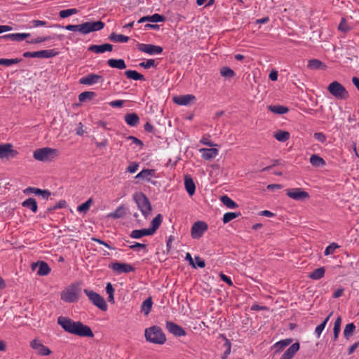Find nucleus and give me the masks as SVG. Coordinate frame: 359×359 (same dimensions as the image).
I'll list each match as a JSON object with an SVG mask.
<instances>
[{
	"mask_svg": "<svg viewBox=\"0 0 359 359\" xmlns=\"http://www.w3.org/2000/svg\"><path fill=\"white\" fill-rule=\"evenodd\" d=\"M339 248V245H338L336 243H332L330 245H329L325 250V255L327 256L330 255H332L334 252L335 250Z\"/></svg>",
	"mask_w": 359,
	"mask_h": 359,
	"instance_id": "51",
	"label": "nucleus"
},
{
	"mask_svg": "<svg viewBox=\"0 0 359 359\" xmlns=\"http://www.w3.org/2000/svg\"><path fill=\"white\" fill-rule=\"evenodd\" d=\"M327 90H345V88L338 81L332 82Z\"/></svg>",
	"mask_w": 359,
	"mask_h": 359,
	"instance_id": "55",
	"label": "nucleus"
},
{
	"mask_svg": "<svg viewBox=\"0 0 359 359\" xmlns=\"http://www.w3.org/2000/svg\"><path fill=\"white\" fill-rule=\"evenodd\" d=\"M125 121L130 126H136L139 123L140 118L135 113L127 114L125 116Z\"/></svg>",
	"mask_w": 359,
	"mask_h": 359,
	"instance_id": "30",
	"label": "nucleus"
},
{
	"mask_svg": "<svg viewBox=\"0 0 359 359\" xmlns=\"http://www.w3.org/2000/svg\"><path fill=\"white\" fill-rule=\"evenodd\" d=\"M88 50L95 53H103L106 51H111L113 46L110 43H104L102 45H90Z\"/></svg>",
	"mask_w": 359,
	"mask_h": 359,
	"instance_id": "19",
	"label": "nucleus"
},
{
	"mask_svg": "<svg viewBox=\"0 0 359 359\" xmlns=\"http://www.w3.org/2000/svg\"><path fill=\"white\" fill-rule=\"evenodd\" d=\"M310 163L315 167H323L326 164L325 160L316 154L311 155L310 158Z\"/></svg>",
	"mask_w": 359,
	"mask_h": 359,
	"instance_id": "36",
	"label": "nucleus"
},
{
	"mask_svg": "<svg viewBox=\"0 0 359 359\" xmlns=\"http://www.w3.org/2000/svg\"><path fill=\"white\" fill-rule=\"evenodd\" d=\"M299 343L296 342L292 344L282 355L280 359H292L294 355L299 350Z\"/></svg>",
	"mask_w": 359,
	"mask_h": 359,
	"instance_id": "21",
	"label": "nucleus"
},
{
	"mask_svg": "<svg viewBox=\"0 0 359 359\" xmlns=\"http://www.w3.org/2000/svg\"><path fill=\"white\" fill-rule=\"evenodd\" d=\"M41 192V189L36 187H27L23 190V193L25 194H34L35 195H38Z\"/></svg>",
	"mask_w": 359,
	"mask_h": 359,
	"instance_id": "57",
	"label": "nucleus"
},
{
	"mask_svg": "<svg viewBox=\"0 0 359 359\" xmlns=\"http://www.w3.org/2000/svg\"><path fill=\"white\" fill-rule=\"evenodd\" d=\"M307 67L311 70L325 69L327 66L317 59H311L308 61Z\"/></svg>",
	"mask_w": 359,
	"mask_h": 359,
	"instance_id": "26",
	"label": "nucleus"
},
{
	"mask_svg": "<svg viewBox=\"0 0 359 359\" xmlns=\"http://www.w3.org/2000/svg\"><path fill=\"white\" fill-rule=\"evenodd\" d=\"M151 177H157L156 170L143 169L140 172H139L135 176L136 179L142 178L143 180H145L147 182H150L154 185H156L157 184V182L152 180Z\"/></svg>",
	"mask_w": 359,
	"mask_h": 359,
	"instance_id": "15",
	"label": "nucleus"
},
{
	"mask_svg": "<svg viewBox=\"0 0 359 359\" xmlns=\"http://www.w3.org/2000/svg\"><path fill=\"white\" fill-rule=\"evenodd\" d=\"M83 292L88 297L89 300L98 309L103 311L107 310V304L100 294L88 289H84Z\"/></svg>",
	"mask_w": 359,
	"mask_h": 359,
	"instance_id": "6",
	"label": "nucleus"
},
{
	"mask_svg": "<svg viewBox=\"0 0 359 359\" xmlns=\"http://www.w3.org/2000/svg\"><path fill=\"white\" fill-rule=\"evenodd\" d=\"M96 94L94 91H83L79 95V100L81 102H87L92 100Z\"/></svg>",
	"mask_w": 359,
	"mask_h": 359,
	"instance_id": "32",
	"label": "nucleus"
},
{
	"mask_svg": "<svg viewBox=\"0 0 359 359\" xmlns=\"http://www.w3.org/2000/svg\"><path fill=\"white\" fill-rule=\"evenodd\" d=\"M129 248L132 250H135L136 248L144 250V252H147V245L144 243H140L135 242L134 244L129 246Z\"/></svg>",
	"mask_w": 359,
	"mask_h": 359,
	"instance_id": "58",
	"label": "nucleus"
},
{
	"mask_svg": "<svg viewBox=\"0 0 359 359\" xmlns=\"http://www.w3.org/2000/svg\"><path fill=\"white\" fill-rule=\"evenodd\" d=\"M165 327L170 333L176 337H182L186 335L185 330L173 322L167 321Z\"/></svg>",
	"mask_w": 359,
	"mask_h": 359,
	"instance_id": "17",
	"label": "nucleus"
},
{
	"mask_svg": "<svg viewBox=\"0 0 359 359\" xmlns=\"http://www.w3.org/2000/svg\"><path fill=\"white\" fill-rule=\"evenodd\" d=\"M126 214V208L123 205H119L114 212L108 215L109 217L118 219L124 217Z\"/></svg>",
	"mask_w": 359,
	"mask_h": 359,
	"instance_id": "31",
	"label": "nucleus"
},
{
	"mask_svg": "<svg viewBox=\"0 0 359 359\" xmlns=\"http://www.w3.org/2000/svg\"><path fill=\"white\" fill-rule=\"evenodd\" d=\"M104 27V22L102 21H96L86 22L80 25H68L65 27V29L68 31L79 32L86 35L93 32L101 30Z\"/></svg>",
	"mask_w": 359,
	"mask_h": 359,
	"instance_id": "2",
	"label": "nucleus"
},
{
	"mask_svg": "<svg viewBox=\"0 0 359 359\" xmlns=\"http://www.w3.org/2000/svg\"><path fill=\"white\" fill-rule=\"evenodd\" d=\"M207 230L208 224L205 222L198 221L195 222L191 227V237L194 239H198L202 237Z\"/></svg>",
	"mask_w": 359,
	"mask_h": 359,
	"instance_id": "9",
	"label": "nucleus"
},
{
	"mask_svg": "<svg viewBox=\"0 0 359 359\" xmlns=\"http://www.w3.org/2000/svg\"><path fill=\"white\" fill-rule=\"evenodd\" d=\"M57 53L54 49H48L35 52H25L23 56L25 57L50 58L56 56Z\"/></svg>",
	"mask_w": 359,
	"mask_h": 359,
	"instance_id": "8",
	"label": "nucleus"
},
{
	"mask_svg": "<svg viewBox=\"0 0 359 359\" xmlns=\"http://www.w3.org/2000/svg\"><path fill=\"white\" fill-rule=\"evenodd\" d=\"M224 346L226 347V350L224 352V354L222 357V359H226L228 355L231 353V343L228 339H226V342Z\"/></svg>",
	"mask_w": 359,
	"mask_h": 359,
	"instance_id": "56",
	"label": "nucleus"
},
{
	"mask_svg": "<svg viewBox=\"0 0 359 359\" xmlns=\"http://www.w3.org/2000/svg\"><path fill=\"white\" fill-rule=\"evenodd\" d=\"M241 215V214L240 212H226L224 215L222 221L224 224H226Z\"/></svg>",
	"mask_w": 359,
	"mask_h": 359,
	"instance_id": "45",
	"label": "nucleus"
},
{
	"mask_svg": "<svg viewBox=\"0 0 359 359\" xmlns=\"http://www.w3.org/2000/svg\"><path fill=\"white\" fill-rule=\"evenodd\" d=\"M61 299L65 302L72 303L76 302L79 299V295L76 291V288L72 287L66 288L61 292Z\"/></svg>",
	"mask_w": 359,
	"mask_h": 359,
	"instance_id": "12",
	"label": "nucleus"
},
{
	"mask_svg": "<svg viewBox=\"0 0 359 359\" xmlns=\"http://www.w3.org/2000/svg\"><path fill=\"white\" fill-rule=\"evenodd\" d=\"M77 13H78V11L76 8L65 9V10H62L60 11L59 16L61 18H66L70 15L76 14Z\"/></svg>",
	"mask_w": 359,
	"mask_h": 359,
	"instance_id": "46",
	"label": "nucleus"
},
{
	"mask_svg": "<svg viewBox=\"0 0 359 359\" xmlns=\"http://www.w3.org/2000/svg\"><path fill=\"white\" fill-rule=\"evenodd\" d=\"M273 136L278 141L285 142L290 139V134L287 131L280 130L276 132Z\"/></svg>",
	"mask_w": 359,
	"mask_h": 359,
	"instance_id": "37",
	"label": "nucleus"
},
{
	"mask_svg": "<svg viewBox=\"0 0 359 359\" xmlns=\"http://www.w3.org/2000/svg\"><path fill=\"white\" fill-rule=\"evenodd\" d=\"M325 273V270L324 267H320L315 269L313 272L310 273L309 275V278L313 280H319L322 278Z\"/></svg>",
	"mask_w": 359,
	"mask_h": 359,
	"instance_id": "39",
	"label": "nucleus"
},
{
	"mask_svg": "<svg viewBox=\"0 0 359 359\" xmlns=\"http://www.w3.org/2000/svg\"><path fill=\"white\" fill-rule=\"evenodd\" d=\"M267 107L270 111L276 114H284L289 111L287 107L282 105H269Z\"/></svg>",
	"mask_w": 359,
	"mask_h": 359,
	"instance_id": "34",
	"label": "nucleus"
},
{
	"mask_svg": "<svg viewBox=\"0 0 359 359\" xmlns=\"http://www.w3.org/2000/svg\"><path fill=\"white\" fill-rule=\"evenodd\" d=\"M57 324L65 332L76 336L82 337H93L94 336L89 326L83 324L81 321H74L68 317L59 316L57 318Z\"/></svg>",
	"mask_w": 359,
	"mask_h": 359,
	"instance_id": "1",
	"label": "nucleus"
},
{
	"mask_svg": "<svg viewBox=\"0 0 359 359\" xmlns=\"http://www.w3.org/2000/svg\"><path fill=\"white\" fill-rule=\"evenodd\" d=\"M133 198L142 215L147 219L152 211L151 204L148 197L142 192H135Z\"/></svg>",
	"mask_w": 359,
	"mask_h": 359,
	"instance_id": "3",
	"label": "nucleus"
},
{
	"mask_svg": "<svg viewBox=\"0 0 359 359\" xmlns=\"http://www.w3.org/2000/svg\"><path fill=\"white\" fill-rule=\"evenodd\" d=\"M125 75L127 78L135 81L145 80L144 76L135 70H127L125 72Z\"/></svg>",
	"mask_w": 359,
	"mask_h": 359,
	"instance_id": "40",
	"label": "nucleus"
},
{
	"mask_svg": "<svg viewBox=\"0 0 359 359\" xmlns=\"http://www.w3.org/2000/svg\"><path fill=\"white\" fill-rule=\"evenodd\" d=\"M18 152L13 149V145L9 143L0 144V158L15 156Z\"/></svg>",
	"mask_w": 359,
	"mask_h": 359,
	"instance_id": "16",
	"label": "nucleus"
},
{
	"mask_svg": "<svg viewBox=\"0 0 359 359\" xmlns=\"http://www.w3.org/2000/svg\"><path fill=\"white\" fill-rule=\"evenodd\" d=\"M109 267L119 274L135 271V268L132 265L126 263L114 262L110 264Z\"/></svg>",
	"mask_w": 359,
	"mask_h": 359,
	"instance_id": "13",
	"label": "nucleus"
},
{
	"mask_svg": "<svg viewBox=\"0 0 359 359\" xmlns=\"http://www.w3.org/2000/svg\"><path fill=\"white\" fill-rule=\"evenodd\" d=\"M138 167L139 163L133 162L128 165L126 170L130 173H134L137 170Z\"/></svg>",
	"mask_w": 359,
	"mask_h": 359,
	"instance_id": "61",
	"label": "nucleus"
},
{
	"mask_svg": "<svg viewBox=\"0 0 359 359\" xmlns=\"http://www.w3.org/2000/svg\"><path fill=\"white\" fill-rule=\"evenodd\" d=\"M30 36L29 33H14V34H8L4 36H0V39L8 40L10 39L11 41H22L25 39L27 38Z\"/></svg>",
	"mask_w": 359,
	"mask_h": 359,
	"instance_id": "23",
	"label": "nucleus"
},
{
	"mask_svg": "<svg viewBox=\"0 0 359 359\" xmlns=\"http://www.w3.org/2000/svg\"><path fill=\"white\" fill-rule=\"evenodd\" d=\"M153 302L151 297H149L147 299H145L141 306V311L144 313L145 316H147L152 307Z\"/></svg>",
	"mask_w": 359,
	"mask_h": 359,
	"instance_id": "38",
	"label": "nucleus"
},
{
	"mask_svg": "<svg viewBox=\"0 0 359 359\" xmlns=\"http://www.w3.org/2000/svg\"><path fill=\"white\" fill-rule=\"evenodd\" d=\"M220 74L222 76L224 77L225 79H231L233 78L236 75L233 70H232L229 67H223L220 69Z\"/></svg>",
	"mask_w": 359,
	"mask_h": 359,
	"instance_id": "44",
	"label": "nucleus"
},
{
	"mask_svg": "<svg viewBox=\"0 0 359 359\" xmlns=\"http://www.w3.org/2000/svg\"><path fill=\"white\" fill-rule=\"evenodd\" d=\"M337 99L344 100L348 97V91H330Z\"/></svg>",
	"mask_w": 359,
	"mask_h": 359,
	"instance_id": "52",
	"label": "nucleus"
},
{
	"mask_svg": "<svg viewBox=\"0 0 359 359\" xmlns=\"http://www.w3.org/2000/svg\"><path fill=\"white\" fill-rule=\"evenodd\" d=\"M313 137L316 140L321 143H324L326 141V137L323 133H315Z\"/></svg>",
	"mask_w": 359,
	"mask_h": 359,
	"instance_id": "59",
	"label": "nucleus"
},
{
	"mask_svg": "<svg viewBox=\"0 0 359 359\" xmlns=\"http://www.w3.org/2000/svg\"><path fill=\"white\" fill-rule=\"evenodd\" d=\"M173 102L180 106H187L196 101V97L194 95L187 94L182 95H174L172 97Z\"/></svg>",
	"mask_w": 359,
	"mask_h": 359,
	"instance_id": "11",
	"label": "nucleus"
},
{
	"mask_svg": "<svg viewBox=\"0 0 359 359\" xmlns=\"http://www.w3.org/2000/svg\"><path fill=\"white\" fill-rule=\"evenodd\" d=\"M93 202L92 198H89L85 203L78 206L77 210L80 212L86 213L90 208V206Z\"/></svg>",
	"mask_w": 359,
	"mask_h": 359,
	"instance_id": "47",
	"label": "nucleus"
},
{
	"mask_svg": "<svg viewBox=\"0 0 359 359\" xmlns=\"http://www.w3.org/2000/svg\"><path fill=\"white\" fill-rule=\"evenodd\" d=\"M338 29L344 33H346L351 29V27L348 25L345 18H341V20L338 26Z\"/></svg>",
	"mask_w": 359,
	"mask_h": 359,
	"instance_id": "53",
	"label": "nucleus"
},
{
	"mask_svg": "<svg viewBox=\"0 0 359 359\" xmlns=\"http://www.w3.org/2000/svg\"><path fill=\"white\" fill-rule=\"evenodd\" d=\"M107 64L112 68L118 69H124L126 68V65L123 59H109L107 60Z\"/></svg>",
	"mask_w": 359,
	"mask_h": 359,
	"instance_id": "27",
	"label": "nucleus"
},
{
	"mask_svg": "<svg viewBox=\"0 0 359 359\" xmlns=\"http://www.w3.org/2000/svg\"><path fill=\"white\" fill-rule=\"evenodd\" d=\"M101 80H102L101 76L94 74H88L87 76L81 78L79 80V82H80V83H82V84L90 86V85L99 83Z\"/></svg>",
	"mask_w": 359,
	"mask_h": 359,
	"instance_id": "20",
	"label": "nucleus"
},
{
	"mask_svg": "<svg viewBox=\"0 0 359 359\" xmlns=\"http://www.w3.org/2000/svg\"><path fill=\"white\" fill-rule=\"evenodd\" d=\"M36 267H39V270L37 271V274L39 276H46L51 270L48 264L43 261L33 263L32 264V270H35Z\"/></svg>",
	"mask_w": 359,
	"mask_h": 359,
	"instance_id": "18",
	"label": "nucleus"
},
{
	"mask_svg": "<svg viewBox=\"0 0 359 359\" xmlns=\"http://www.w3.org/2000/svg\"><path fill=\"white\" fill-rule=\"evenodd\" d=\"M153 235L149 229H135L131 231L130 236L132 238L138 239L143 236Z\"/></svg>",
	"mask_w": 359,
	"mask_h": 359,
	"instance_id": "28",
	"label": "nucleus"
},
{
	"mask_svg": "<svg viewBox=\"0 0 359 359\" xmlns=\"http://www.w3.org/2000/svg\"><path fill=\"white\" fill-rule=\"evenodd\" d=\"M184 187L185 189L189 196H193L196 191L195 183L189 175L184 176Z\"/></svg>",
	"mask_w": 359,
	"mask_h": 359,
	"instance_id": "25",
	"label": "nucleus"
},
{
	"mask_svg": "<svg viewBox=\"0 0 359 359\" xmlns=\"http://www.w3.org/2000/svg\"><path fill=\"white\" fill-rule=\"evenodd\" d=\"M144 336L146 340L156 344H163L166 337L162 329L158 326H152L145 330Z\"/></svg>",
	"mask_w": 359,
	"mask_h": 359,
	"instance_id": "4",
	"label": "nucleus"
},
{
	"mask_svg": "<svg viewBox=\"0 0 359 359\" xmlns=\"http://www.w3.org/2000/svg\"><path fill=\"white\" fill-rule=\"evenodd\" d=\"M30 346L36 351V353L42 356L49 355L51 351L43 344H42L38 339H35L30 342Z\"/></svg>",
	"mask_w": 359,
	"mask_h": 359,
	"instance_id": "14",
	"label": "nucleus"
},
{
	"mask_svg": "<svg viewBox=\"0 0 359 359\" xmlns=\"http://www.w3.org/2000/svg\"><path fill=\"white\" fill-rule=\"evenodd\" d=\"M199 151L203 158L205 160H211L215 158L219 154V150L216 148H202Z\"/></svg>",
	"mask_w": 359,
	"mask_h": 359,
	"instance_id": "22",
	"label": "nucleus"
},
{
	"mask_svg": "<svg viewBox=\"0 0 359 359\" xmlns=\"http://www.w3.org/2000/svg\"><path fill=\"white\" fill-rule=\"evenodd\" d=\"M32 24V27H37L41 26H47V22L44 20H34L31 21L30 22Z\"/></svg>",
	"mask_w": 359,
	"mask_h": 359,
	"instance_id": "60",
	"label": "nucleus"
},
{
	"mask_svg": "<svg viewBox=\"0 0 359 359\" xmlns=\"http://www.w3.org/2000/svg\"><path fill=\"white\" fill-rule=\"evenodd\" d=\"M59 156L60 151L58 149L50 147L37 149L33 153L34 158L42 162L51 161Z\"/></svg>",
	"mask_w": 359,
	"mask_h": 359,
	"instance_id": "5",
	"label": "nucleus"
},
{
	"mask_svg": "<svg viewBox=\"0 0 359 359\" xmlns=\"http://www.w3.org/2000/svg\"><path fill=\"white\" fill-rule=\"evenodd\" d=\"M22 60V59L18 58H14V59H4L1 58L0 59V65L8 67L14 64H17L20 62Z\"/></svg>",
	"mask_w": 359,
	"mask_h": 359,
	"instance_id": "48",
	"label": "nucleus"
},
{
	"mask_svg": "<svg viewBox=\"0 0 359 359\" xmlns=\"http://www.w3.org/2000/svg\"><path fill=\"white\" fill-rule=\"evenodd\" d=\"M355 330V325L353 323H351L347 324L344 330V336L346 339H349V338L353 335L354 331Z\"/></svg>",
	"mask_w": 359,
	"mask_h": 359,
	"instance_id": "42",
	"label": "nucleus"
},
{
	"mask_svg": "<svg viewBox=\"0 0 359 359\" xmlns=\"http://www.w3.org/2000/svg\"><path fill=\"white\" fill-rule=\"evenodd\" d=\"M124 101L121 100H117L114 101H111L109 103V104L111 107H121L123 105Z\"/></svg>",
	"mask_w": 359,
	"mask_h": 359,
	"instance_id": "63",
	"label": "nucleus"
},
{
	"mask_svg": "<svg viewBox=\"0 0 359 359\" xmlns=\"http://www.w3.org/2000/svg\"><path fill=\"white\" fill-rule=\"evenodd\" d=\"M292 341L293 339L290 338L280 340L275 343L271 346V349L274 350V354L278 353L281 352L285 347L289 346L292 342Z\"/></svg>",
	"mask_w": 359,
	"mask_h": 359,
	"instance_id": "24",
	"label": "nucleus"
},
{
	"mask_svg": "<svg viewBox=\"0 0 359 359\" xmlns=\"http://www.w3.org/2000/svg\"><path fill=\"white\" fill-rule=\"evenodd\" d=\"M220 201L229 208L235 209L238 207V205L226 195L222 196L220 198Z\"/></svg>",
	"mask_w": 359,
	"mask_h": 359,
	"instance_id": "41",
	"label": "nucleus"
},
{
	"mask_svg": "<svg viewBox=\"0 0 359 359\" xmlns=\"http://www.w3.org/2000/svg\"><path fill=\"white\" fill-rule=\"evenodd\" d=\"M149 20L151 22H161L165 20V18L158 13H155L152 15H149Z\"/></svg>",
	"mask_w": 359,
	"mask_h": 359,
	"instance_id": "50",
	"label": "nucleus"
},
{
	"mask_svg": "<svg viewBox=\"0 0 359 359\" xmlns=\"http://www.w3.org/2000/svg\"><path fill=\"white\" fill-rule=\"evenodd\" d=\"M162 222V215L161 214H158L151 221V226L149 228V230L151 231L152 234H154L156 231L158 229L159 226Z\"/></svg>",
	"mask_w": 359,
	"mask_h": 359,
	"instance_id": "33",
	"label": "nucleus"
},
{
	"mask_svg": "<svg viewBox=\"0 0 359 359\" xmlns=\"http://www.w3.org/2000/svg\"><path fill=\"white\" fill-rule=\"evenodd\" d=\"M140 67H144L145 69H149L150 67H156L157 64L154 59H149L145 62H142L139 64Z\"/></svg>",
	"mask_w": 359,
	"mask_h": 359,
	"instance_id": "49",
	"label": "nucleus"
},
{
	"mask_svg": "<svg viewBox=\"0 0 359 359\" xmlns=\"http://www.w3.org/2000/svg\"><path fill=\"white\" fill-rule=\"evenodd\" d=\"M51 39H52V37L50 36H39V37H37V38H36L34 39H32L31 41H27V42L29 43L35 44V43H42V42L50 40Z\"/></svg>",
	"mask_w": 359,
	"mask_h": 359,
	"instance_id": "54",
	"label": "nucleus"
},
{
	"mask_svg": "<svg viewBox=\"0 0 359 359\" xmlns=\"http://www.w3.org/2000/svg\"><path fill=\"white\" fill-rule=\"evenodd\" d=\"M22 205L24 208L31 210L33 212H36L38 210V205L36 200L33 198H29L22 203Z\"/></svg>",
	"mask_w": 359,
	"mask_h": 359,
	"instance_id": "29",
	"label": "nucleus"
},
{
	"mask_svg": "<svg viewBox=\"0 0 359 359\" xmlns=\"http://www.w3.org/2000/svg\"><path fill=\"white\" fill-rule=\"evenodd\" d=\"M138 50L149 55H159L163 52V48L159 46L150 43H137Z\"/></svg>",
	"mask_w": 359,
	"mask_h": 359,
	"instance_id": "7",
	"label": "nucleus"
},
{
	"mask_svg": "<svg viewBox=\"0 0 359 359\" xmlns=\"http://www.w3.org/2000/svg\"><path fill=\"white\" fill-rule=\"evenodd\" d=\"M332 313H330L329 316L320 324L318 325L315 330V334L318 338H319L322 334V332L325 329L331 315Z\"/></svg>",
	"mask_w": 359,
	"mask_h": 359,
	"instance_id": "43",
	"label": "nucleus"
},
{
	"mask_svg": "<svg viewBox=\"0 0 359 359\" xmlns=\"http://www.w3.org/2000/svg\"><path fill=\"white\" fill-rule=\"evenodd\" d=\"M287 196L296 201H305L310 198L308 192L300 188L287 189Z\"/></svg>",
	"mask_w": 359,
	"mask_h": 359,
	"instance_id": "10",
	"label": "nucleus"
},
{
	"mask_svg": "<svg viewBox=\"0 0 359 359\" xmlns=\"http://www.w3.org/2000/svg\"><path fill=\"white\" fill-rule=\"evenodd\" d=\"M195 260H196V266H198L200 268H204L205 266V261L203 259H202L201 257H199L198 256H196L195 257Z\"/></svg>",
	"mask_w": 359,
	"mask_h": 359,
	"instance_id": "64",
	"label": "nucleus"
},
{
	"mask_svg": "<svg viewBox=\"0 0 359 359\" xmlns=\"http://www.w3.org/2000/svg\"><path fill=\"white\" fill-rule=\"evenodd\" d=\"M109 39L116 43H126L129 41V37L123 34H118L114 32L111 33Z\"/></svg>",
	"mask_w": 359,
	"mask_h": 359,
	"instance_id": "35",
	"label": "nucleus"
},
{
	"mask_svg": "<svg viewBox=\"0 0 359 359\" xmlns=\"http://www.w3.org/2000/svg\"><path fill=\"white\" fill-rule=\"evenodd\" d=\"M127 139L132 140L133 143L138 145L140 147H142L144 145L143 142L138 138L135 137V136H132V135L128 136Z\"/></svg>",
	"mask_w": 359,
	"mask_h": 359,
	"instance_id": "62",
	"label": "nucleus"
}]
</instances>
